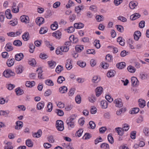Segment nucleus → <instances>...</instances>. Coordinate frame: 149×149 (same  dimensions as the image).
Returning <instances> with one entry per match:
<instances>
[{
    "instance_id": "obj_3",
    "label": "nucleus",
    "mask_w": 149,
    "mask_h": 149,
    "mask_svg": "<svg viewBox=\"0 0 149 149\" xmlns=\"http://www.w3.org/2000/svg\"><path fill=\"white\" fill-rule=\"evenodd\" d=\"M114 103L116 104V106L118 107H121L123 106L122 100L120 98L116 99L114 101Z\"/></svg>"
},
{
    "instance_id": "obj_51",
    "label": "nucleus",
    "mask_w": 149,
    "mask_h": 149,
    "mask_svg": "<svg viewBox=\"0 0 149 149\" xmlns=\"http://www.w3.org/2000/svg\"><path fill=\"white\" fill-rule=\"evenodd\" d=\"M96 19L97 21L100 22L103 20L104 17L102 15H97L96 17Z\"/></svg>"
},
{
    "instance_id": "obj_21",
    "label": "nucleus",
    "mask_w": 149,
    "mask_h": 149,
    "mask_svg": "<svg viewBox=\"0 0 149 149\" xmlns=\"http://www.w3.org/2000/svg\"><path fill=\"white\" fill-rule=\"evenodd\" d=\"M138 5V3L136 2L131 1L129 3V6L131 9H134Z\"/></svg>"
},
{
    "instance_id": "obj_5",
    "label": "nucleus",
    "mask_w": 149,
    "mask_h": 149,
    "mask_svg": "<svg viewBox=\"0 0 149 149\" xmlns=\"http://www.w3.org/2000/svg\"><path fill=\"white\" fill-rule=\"evenodd\" d=\"M103 88L100 86L97 88L95 89L96 96L98 97L102 93L103 91Z\"/></svg>"
},
{
    "instance_id": "obj_16",
    "label": "nucleus",
    "mask_w": 149,
    "mask_h": 149,
    "mask_svg": "<svg viewBox=\"0 0 149 149\" xmlns=\"http://www.w3.org/2000/svg\"><path fill=\"white\" fill-rule=\"evenodd\" d=\"M74 27L77 29H80L83 28L84 26V24L81 23H77L74 24Z\"/></svg>"
},
{
    "instance_id": "obj_64",
    "label": "nucleus",
    "mask_w": 149,
    "mask_h": 149,
    "mask_svg": "<svg viewBox=\"0 0 149 149\" xmlns=\"http://www.w3.org/2000/svg\"><path fill=\"white\" fill-rule=\"evenodd\" d=\"M143 132L146 136L149 135V129L148 128H145L143 130Z\"/></svg>"
},
{
    "instance_id": "obj_52",
    "label": "nucleus",
    "mask_w": 149,
    "mask_h": 149,
    "mask_svg": "<svg viewBox=\"0 0 149 149\" xmlns=\"http://www.w3.org/2000/svg\"><path fill=\"white\" fill-rule=\"evenodd\" d=\"M48 140L49 142L52 143H54L55 141L54 136L51 135L48 136Z\"/></svg>"
},
{
    "instance_id": "obj_43",
    "label": "nucleus",
    "mask_w": 149,
    "mask_h": 149,
    "mask_svg": "<svg viewBox=\"0 0 149 149\" xmlns=\"http://www.w3.org/2000/svg\"><path fill=\"white\" fill-rule=\"evenodd\" d=\"M115 71L114 70L109 71L107 73V76L109 77H112L114 75Z\"/></svg>"
},
{
    "instance_id": "obj_39",
    "label": "nucleus",
    "mask_w": 149,
    "mask_h": 149,
    "mask_svg": "<svg viewBox=\"0 0 149 149\" xmlns=\"http://www.w3.org/2000/svg\"><path fill=\"white\" fill-rule=\"evenodd\" d=\"M127 69L129 72L131 73L134 72L136 70L135 68L131 65L128 66Z\"/></svg>"
},
{
    "instance_id": "obj_46",
    "label": "nucleus",
    "mask_w": 149,
    "mask_h": 149,
    "mask_svg": "<svg viewBox=\"0 0 149 149\" xmlns=\"http://www.w3.org/2000/svg\"><path fill=\"white\" fill-rule=\"evenodd\" d=\"M83 131V130L82 129H80L76 132L75 133L76 136L79 137H80L81 136Z\"/></svg>"
},
{
    "instance_id": "obj_49",
    "label": "nucleus",
    "mask_w": 149,
    "mask_h": 149,
    "mask_svg": "<svg viewBox=\"0 0 149 149\" xmlns=\"http://www.w3.org/2000/svg\"><path fill=\"white\" fill-rule=\"evenodd\" d=\"M48 64L49 65V67L51 68H53L54 67V65L56 64V63L54 61H49L47 62Z\"/></svg>"
},
{
    "instance_id": "obj_50",
    "label": "nucleus",
    "mask_w": 149,
    "mask_h": 149,
    "mask_svg": "<svg viewBox=\"0 0 149 149\" xmlns=\"http://www.w3.org/2000/svg\"><path fill=\"white\" fill-rule=\"evenodd\" d=\"M89 124L91 129H93L95 128V124L93 121H90L89 123Z\"/></svg>"
},
{
    "instance_id": "obj_54",
    "label": "nucleus",
    "mask_w": 149,
    "mask_h": 149,
    "mask_svg": "<svg viewBox=\"0 0 149 149\" xmlns=\"http://www.w3.org/2000/svg\"><path fill=\"white\" fill-rule=\"evenodd\" d=\"M39 57L43 59H45L48 58V56L45 54L41 53L39 55Z\"/></svg>"
},
{
    "instance_id": "obj_60",
    "label": "nucleus",
    "mask_w": 149,
    "mask_h": 149,
    "mask_svg": "<svg viewBox=\"0 0 149 149\" xmlns=\"http://www.w3.org/2000/svg\"><path fill=\"white\" fill-rule=\"evenodd\" d=\"M105 97L106 99L109 102H112L113 100V98L109 95H106Z\"/></svg>"
},
{
    "instance_id": "obj_48",
    "label": "nucleus",
    "mask_w": 149,
    "mask_h": 149,
    "mask_svg": "<svg viewBox=\"0 0 149 149\" xmlns=\"http://www.w3.org/2000/svg\"><path fill=\"white\" fill-rule=\"evenodd\" d=\"M61 51L63 52H67L69 50V48L67 46H63L60 47Z\"/></svg>"
},
{
    "instance_id": "obj_61",
    "label": "nucleus",
    "mask_w": 149,
    "mask_h": 149,
    "mask_svg": "<svg viewBox=\"0 0 149 149\" xmlns=\"http://www.w3.org/2000/svg\"><path fill=\"white\" fill-rule=\"evenodd\" d=\"M123 2V0H114V3L115 6H118L121 3Z\"/></svg>"
},
{
    "instance_id": "obj_15",
    "label": "nucleus",
    "mask_w": 149,
    "mask_h": 149,
    "mask_svg": "<svg viewBox=\"0 0 149 149\" xmlns=\"http://www.w3.org/2000/svg\"><path fill=\"white\" fill-rule=\"evenodd\" d=\"M53 36L57 38L60 39L61 37V33L59 30L55 31L52 34Z\"/></svg>"
},
{
    "instance_id": "obj_2",
    "label": "nucleus",
    "mask_w": 149,
    "mask_h": 149,
    "mask_svg": "<svg viewBox=\"0 0 149 149\" xmlns=\"http://www.w3.org/2000/svg\"><path fill=\"white\" fill-rule=\"evenodd\" d=\"M14 74V73L10 69H7L5 70L3 73V74L6 78H9L11 76H13Z\"/></svg>"
},
{
    "instance_id": "obj_8",
    "label": "nucleus",
    "mask_w": 149,
    "mask_h": 149,
    "mask_svg": "<svg viewBox=\"0 0 149 149\" xmlns=\"http://www.w3.org/2000/svg\"><path fill=\"white\" fill-rule=\"evenodd\" d=\"M131 81L133 86H136L139 84V81L136 77H133L131 78Z\"/></svg>"
},
{
    "instance_id": "obj_4",
    "label": "nucleus",
    "mask_w": 149,
    "mask_h": 149,
    "mask_svg": "<svg viewBox=\"0 0 149 149\" xmlns=\"http://www.w3.org/2000/svg\"><path fill=\"white\" fill-rule=\"evenodd\" d=\"M20 19L22 22H25L26 24L29 22V18L27 16L22 15L20 17Z\"/></svg>"
},
{
    "instance_id": "obj_30",
    "label": "nucleus",
    "mask_w": 149,
    "mask_h": 149,
    "mask_svg": "<svg viewBox=\"0 0 149 149\" xmlns=\"http://www.w3.org/2000/svg\"><path fill=\"white\" fill-rule=\"evenodd\" d=\"M13 44L16 46L20 47L22 45V42L19 40H15L13 42Z\"/></svg>"
},
{
    "instance_id": "obj_40",
    "label": "nucleus",
    "mask_w": 149,
    "mask_h": 149,
    "mask_svg": "<svg viewBox=\"0 0 149 149\" xmlns=\"http://www.w3.org/2000/svg\"><path fill=\"white\" fill-rule=\"evenodd\" d=\"M108 140L109 142L111 144H112L114 143L113 139L112 136L111 134H110L108 135Z\"/></svg>"
},
{
    "instance_id": "obj_12",
    "label": "nucleus",
    "mask_w": 149,
    "mask_h": 149,
    "mask_svg": "<svg viewBox=\"0 0 149 149\" xmlns=\"http://www.w3.org/2000/svg\"><path fill=\"white\" fill-rule=\"evenodd\" d=\"M141 35V33L140 31H135L134 34V39L136 40H138Z\"/></svg>"
},
{
    "instance_id": "obj_53",
    "label": "nucleus",
    "mask_w": 149,
    "mask_h": 149,
    "mask_svg": "<svg viewBox=\"0 0 149 149\" xmlns=\"http://www.w3.org/2000/svg\"><path fill=\"white\" fill-rule=\"evenodd\" d=\"M118 19L123 22H126L127 19L125 17L122 16H120L118 17Z\"/></svg>"
},
{
    "instance_id": "obj_17",
    "label": "nucleus",
    "mask_w": 149,
    "mask_h": 149,
    "mask_svg": "<svg viewBox=\"0 0 149 149\" xmlns=\"http://www.w3.org/2000/svg\"><path fill=\"white\" fill-rule=\"evenodd\" d=\"M42 134V132L40 129L37 132L35 133L33 135V136L35 138L40 137Z\"/></svg>"
},
{
    "instance_id": "obj_59",
    "label": "nucleus",
    "mask_w": 149,
    "mask_h": 149,
    "mask_svg": "<svg viewBox=\"0 0 149 149\" xmlns=\"http://www.w3.org/2000/svg\"><path fill=\"white\" fill-rule=\"evenodd\" d=\"M94 42H95V45L97 49L100 48V41L99 40H95L94 41Z\"/></svg>"
},
{
    "instance_id": "obj_33",
    "label": "nucleus",
    "mask_w": 149,
    "mask_h": 149,
    "mask_svg": "<svg viewBox=\"0 0 149 149\" xmlns=\"http://www.w3.org/2000/svg\"><path fill=\"white\" fill-rule=\"evenodd\" d=\"M26 144L28 147H32L33 146V142L30 139H28L26 141Z\"/></svg>"
},
{
    "instance_id": "obj_6",
    "label": "nucleus",
    "mask_w": 149,
    "mask_h": 149,
    "mask_svg": "<svg viewBox=\"0 0 149 149\" xmlns=\"http://www.w3.org/2000/svg\"><path fill=\"white\" fill-rule=\"evenodd\" d=\"M16 125L15 127L16 130H19L21 129L23 126V123L20 121H17L16 122Z\"/></svg>"
},
{
    "instance_id": "obj_13",
    "label": "nucleus",
    "mask_w": 149,
    "mask_h": 149,
    "mask_svg": "<svg viewBox=\"0 0 149 149\" xmlns=\"http://www.w3.org/2000/svg\"><path fill=\"white\" fill-rule=\"evenodd\" d=\"M139 106L141 108H143L145 106L146 101L142 99H139L138 100Z\"/></svg>"
},
{
    "instance_id": "obj_55",
    "label": "nucleus",
    "mask_w": 149,
    "mask_h": 149,
    "mask_svg": "<svg viewBox=\"0 0 149 149\" xmlns=\"http://www.w3.org/2000/svg\"><path fill=\"white\" fill-rule=\"evenodd\" d=\"M100 147L101 148L106 149L107 148H109V145L108 144L106 143H103L101 144L100 146Z\"/></svg>"
},
{
    "instance_id": "obj_25",
    "label": "nucleus",
    "mask_w": 149,
    "mask_h": 149,
    "mask_svg": "<svg viewBox=\"0 0 149 149\" xmlns=\"http://www.w3.org/2000/svg\"><path fill=\"white\" fill-rule=\"evenodd\" d=\"M67 88L64 86H62L59 88V92L61 93H66L67 91Z\"/></svg>"
},
{
    "instance_id": "obj_63",
    "label": "nucleus",
    "mask_w": 149,
    "mask_h": 149,
    "mask_svg": "<svg viewBox=\"0 0 149 149\" xmlns=\"http://www.w3.org/2000/svg\"><path fill=\"white\" fill-rule=\"evenodd\" d=\"M107 128L105 127H102L99 129V131L100 133L102 134L104 133L106 131Z\"/></svg>"
},
{
    "instance_id": "obj_11",
    "label": "nucleus",
    "mask_w": 149,
    "mask_h": 149,
    "mask_svg": "<svg viewBox=\"0 0 149 149\" xmlns=\"http://www.w3.org/2000/svg\"><path fill=\"white\" fill-rule=\"evenodd\" d=\"M71 60H68L65 64V67L68 70H70L72 67V65L71 62Z\"/></svg>"
},
{
    "instance_id": "obj_29",
    "label": "nucleus",
    "mask_w": 149,
    "mask_h": 149,
    "mask_svg": "<svg viewBox=\"0 0 149 149\" xmlns=\"http://www.w3.org/2000/svg\"><path fill=\"white\" fill-rule=\"evenodd\" d=\"M10 111L8 110L6 111L1 110L0 111V115H2L5 117H7L8 115L10 113Z\"/></svg>"
},
{
    "instance_id": "obj_23",
    "label": "nucleus",
    "mask_w": 149,
    "mask_h": 149,
    "mask_svg": "<svg viewBox=\"0 0 149 149\" xmlns=\"http://www.w3.org/2000/svg\"><path fill=\"white\" fill-rule=\"evenodd\" d=\"M35 84V82L34 81H27L25 84L26 87H31Z\"/></svg>"
},
{
    "instance_id": "obj_47",
    "label": "nucleus",
    "mask_w": 149,
    "mask_h": 149,
    "mask_svg": "<svg viewBox=\"0 0 149 149\" xmlns=\"http://www.w3.org/2000/svg\"><path fill=\"white\" fill-rule=\"evenodd\" d=\"M75 100L77 103H80L81 100V97L79 95H77L75 98Z\"/></svg>"
},
{
    "instance_id": "obj_37",
    "label": "nucleus",
    "mask_w": 149,
    "mask_h": 149,
    "mask_svg": "<svg viewBox=\"0 0 149 149\" xmlns=\"http://www.w3.org/2000/svg\"><path fill=\"white\" fill-rule=\"evenodd\" d=\"M55 112L58 115L60 116H63L64 114V113L62 110L58 109L56 110Z\"/></svg>"
},
{
    "instance_id": "obj_31",
    "label": "nucleus",
    "mask_w": 149,
    "mask_h": 149,
    "mask_svg": "<svg viewBox=\"0 0 149 149\" xmlns=\"http://www.w3.org/2000/svg\"><path fill=\"white\" fill-rule=\"evenodd\" d=\"M15 92L17 95H20L24 93L23 91L19 88H16L15 89Z\"/></svg>"
},
{
    "instance_id": "obj_57",
    "label": "nucleus",
    "mask_w": 149,
    "mask_h": 149,
    "mask_svg": "<svg viewBox=\"0 0 149 149\" xmlns=\"http://www.w3.org/2000/svg\"><path fill=\"white\" fill-rule=\"evenodd\" d=\"M74 27L72 26L69 27L67 30V32L68 33H72L75 30Z\"/></svg>"
},
{
    "instance_id": "obj_7",
    "label": "nucleus",
    "mask_w": 149,
    "mask_h": 149,
    "mask_svg": "<svg viewBox=\"0 0 149 149\" xmlns=\"http://www.w3.org/2000/svg\"><path fill=\"white\" fill-rule=\"evenodd\" d=\"M24 56L23 54L22 53H20L15 55V58L16 61H20L24 58Z\"/></svg>"
},
{
    "instance_id": "obj_19",
    "label": "nucleus",
    "mask_w": 149,
    "mask_h": 149,
    "mask_svg": "<svg viewBox=\"0 0 149 149\" xmlns=\"http://www.w3.org/2000/svg\"><path fill=\"white\" fill-rule=\"evenodd\" d=\"M101 106L102 109H105L107 107L108 102L105 100H102L101 102Z\"/></svg>"
},
{
    "instance_id": "obj_35",
    "label": "nucleus",
    "mask_w": 149,
    "mask_h": 149,
    "mask_svg": "<svg viewBox=\"0 0 149 149\" xmlns=\"http://www.w3.org/2000/svg\"><path fill=\"white\" fill-rule=\"evenodd\" d=\"M63 68L62 66L61 65H58L56 67V72L57 73H59L61 72L63 70Z\"/></svg>"
},
{
    "instance_id": "obj_22",
    "label": "nucleus",
    "mask_w": 149,
    "mask_h": 149,
    "mask_svg": "<svg viewBox=\"0 0 149 149\" xmlns=\"http://www.w3.org/2000/svg\"><path fill=\"white\" fill-rule=\"evenodd\" d=\"M5 48H6V50L7 51H10L13 50V48L12 46V44L10 42L8 43L6 45Z\"/></svg>"
},
{
    "instance_id": "obj_1",
    "label": "nucleus",
    "mask_w": 149,
    "mask_h": 149,
    "mask_svg": "<svg viewBox=\"0 0 149 149\" xmlns=\"http://www.w3.org/2000/svg\"><path fill=\"white\" fill-rule=\"evenodd\" d=\"M56 126L57 130L60 131H62L64 129L63 122L60 120H58L56 121Z\"/></svg>"
},
{
    "instance_id": "obj_62",
    "label": "nucleus",
    "mask_w": 149,
    "mask_h": 149,
    "mask_svg": "<svg viewBox=\"0 0 149 149\" xmlns=\"http://www.w3.org/2000/svg\"><path fill=\"white\" fill-rule=\"evenodd\" d=\"M117 26V30L119 32H122L123 31L124 28L121 25H116Z\"/></svg>"
},
{
    "instance_id": "obj_42",
    "label": "nucleus",
    "mask_w": 149,
    "mask_h": 149,
    "mask_svg": "<svg viewBox=\"0 0 149 149\" xmlns=\"http://www.w3.org/2000/svg\"><path fill=\"white\" fill-rule=\"evenodd\" d=\"M77 64L81 68H84L86 66V63L81 61H77Z\"/></svg>"
},
{
    "instance_id": "obj_26",
    "label": "nucleus",
    "mask_w": 149,
    "mask_h": 149,
    "mask_svg": "<svg viewBox=\"0 0 149 149\" xmlns=\"http://www.w3.org/2000/svg\"><path fill=\"white\" fill-rule=\"evenodd\" d=\"M45 105L43 102L42 101L41 102H39L37 105V108L38 110H41L44 107Z\"/></svg>"
},
{
    "instance_id": "obj_56",
    "label": "nucleus",
    "mask_w": 149,
    "mask_h": 149,
    "mask_svg": "<svg viewBox=\"0 0 149 149\" xmlns=\"http://www.w3.org/2000/svg\"><path fill=\"white\" fill-rule=\"evenodd\" d=\"M46 84L48 86H53L54 85V83L53 81L51 80H47L45 81Z\"/></svg>"
},
{
    "instance_id": "obj_38",
    "label": "nucleus",
    "mask_w": 149,
    "mask_h": 149,
    "mask_svg": "<svg viewBox=\"0 0 149 149\" xmlns=\"http://www.w3.org/2000/svg\"><path fill=\"white\" fill-rule=\"evenodd\" d=\"M29 64L32 66H35L36 65V62L34 58H31L29 61Z\"/></svg>"
},
{
    "instance_id": "obj_27",
    "label": "nucleus",
    "mask_w": 149,
    "mask_h": 149,
    "mask_svg": "<svg viewBox=\"0 0 149 149\" xmlns=\"http://www.w3.org/2000/svg\"><path fill=\"white\" fill-rule=\"evenodd\" d=\"M29 34L28 32H26L24 33V34L22 36V38L24 41H27L29 40Z\"/></svg>"
},
{
    "instance_id": "obj_36",
    "label": "nucleus",
    "mask_w": 149,
    "mask_h": 149,
    "mask_svg": "<svg viewBox=\"0 0 149 149\" xmlns=\"http://www.w3.org/2000/svg\"><path fill=\"white\" fill-rule=\"evenodd\" d=\"M58 27V23L57 22L55 21L54 24H52L51 25V29L53 30H56Z\"/></svg>"
},
{
    "instance_id": "obj_41",
    "label": "nucleus",
    "mask_w": 149,
    "mask_h": 149,
    "mask_svg": "<svg viewBox=\"0 0 149 149\" xmlns=\"http://www.w3.org/2000/svg\"><path fill=\"white\" fill-rule=\"evenodd\" d=\"M116 130L119 135L122 136L123 134L124 130L122 128L117 127L116 128Z\"/></svg>"
},
{
    "instance_id": "obj_45",
    "label": "nucleus",
    "mask_w": 149,
    "mask_h": 149,
    "mask_svg": "<svg viewBox=\"0 0 149 149\" xmlns=\"http://www.w3.org/2000/svg\"><path fill=\"white\" fill-rule=\"evenodd\" d=\"M29 47L30 48L29 49V52L31 53H33L35 48L34 45L32 43L30 44L29 45Z\"/></svg>"
},
{
    "instance_id": "obj_14",
    "label": "nucleus",
    "mask_w": 149,
    "mask_h": 149,
    "mask_svg": "<svg viewBox=\"0 0 149 149\" xmlns=\"http://www.w3.org/2000/svg\"><path fill=\"white\" fill-rule=\"evenodd\" d=\"M15 59L14 58H11L10 59H8L6 62V64L9 67H10L13 66L14 63Z\"/></svg>"
},
{
    "instance_id": "obj_20",
    "label": "nucleus",
    "mask_w": 149,
    "mask_h": 149,
    "mask_svg": "<svg viewBox=\"0 0 149 149\" xmlns=\"http://www.w3.org/2000/svg\"><path fill=\"white\" fill-rule=\"evenodd\" d=\"M140 16V15L138 13H136L131 15L130 17V18L132 20H134L139 18Z\"/></svg>"
},
{
    "instance_id": "obj_18",
    "label": "nucleus",
    "mask_w": 149,
    "mask_h": 149,
    "mask_svg": "<svg viewBox=\"0 0 149 149\" xmlns=\"http://www.w3.org/2000/svg\"><path fill=\"white\" fill-rule=\"evenodd\" d=\"M23 67L22 65H19L16 68V72L17 74L21 73L23 70Z\"/></svg>"
},
{
    "instance_id": "obj_32",
    "label": "nucleus",
    "mask_w": 149,
    "mask_h": 149,
    "mask_svg": "<svg viewBox=\"0 0 149 149\" xmlns=\"http://www.w3.org/2000/svg\"><path fill=\"white\" fill-rule=\"evenodd\" d=\"M39 71V72H38V77L40 79H43L42 77V73L43 72V71L42 70V68L40 67V68L36 70V72H37Z\"/></svg>"
},
{
    "instance_id": "obj_44",
    "label": "nucleus",
    "mask_w": 149,
    "mask_h": 149,
    "mask_svg": "<svg viewBox=\"0 0 149 149\" xmlns=\"http://www.w3.org/2000/svg\"><path fill=\"white\" fill-rule=\"evenodd\" d=\"M65 80V78L62 76H59L57 80V82L58 84H61L62 83L63 81H64Z\"/></svg>"
},
{
    "instance_id": "obj_58",
    "label": "nucleus",
    "mask_w": 149,
    "mask_h": 149,
    "mask_svg": "<svg viewBox=\"0 0 149 149\" xmlns=\"http://www.w3.org/2000/svg\"><path fill=\"white\" fill-rule=\"evenodd\" d=\"M139 111V108H133V110L131 111V114H135L138 113Z\"/></svg>"
},
{
    "instance_id": "obj_24",
    "label": "nucleus",
    "mask_w": 149,
    "mask_h": 149,
    "mask_svg": "<svg viewBox=\"0 0 149 149\" xmlns=\"http://www.w3.org/2000/svg\"><path fill=\"white\" fill-rule=\"evenodd\" d=\"M5 15L6 18L8 19H10L12 17V15L10 13V9H7L6 10Z\"/></svg>"
},
{
    "instance_id": "obj_10",
    "label": "nucleus",
    "mask_w": 149,
    "mask_h": 149,
    "mask_svg": "<svg viewBox=\"0 0 149 149\" xmlns=\"http://www.w3.org/2000/svg\"><path fill=\"white\" fill-rule=\"evenodd\" d=\"M44 19L42 17H40L37 18L36 21V23L38 25L40 26L41 24L44 23Z\"/></svg>"
},
{
    "instance_id": "obj_34",
    "label": "nucleus",
    "mask_w": 149,
    "mask_h": 149,
    "mask_svg": "<svg viewBox=\"0 0 149 149\" xmlns=\"http://www.w3.org/2000/svg\"><path fill=\"white\" fill-rule=\"evenodd\" d=\"M53 108L52 104L50 102H48L47 107V111L48 112H51L52 111Z\"/></svg>"
},
{
    "instance_id": "obj_9",
    "label": "nucleus",
    "mask_w": 149,
    "mask_h": 149,
    "mask_svg": "<svg viewBox=\"0 0 149 149\" xmlns=\"http://www.w3.org/2000/svg\"><path fill=\"white\" fill-rule=\"evenodd\" d=\"M126 66V64L124 62H121L118 63L116 65L117 68L120 69H122Z\"/></svg>"
},
{
    "instance_id": "obj_28",
    "label": "nucleus",
    "mask_w": 149,
    "mask_h": 149,
    "mask_svg": "<svg viewBox=\"0 0 149 149\" xmlns=\"http://www.w3.org/2000/svg\"><path fill=\"white\" fill-rule=\"evenodd\" d=\"M75 50L78 52H81L84 49L83 46L82 45H77L75 47Z\"/></svg>"
}]
</instances>
